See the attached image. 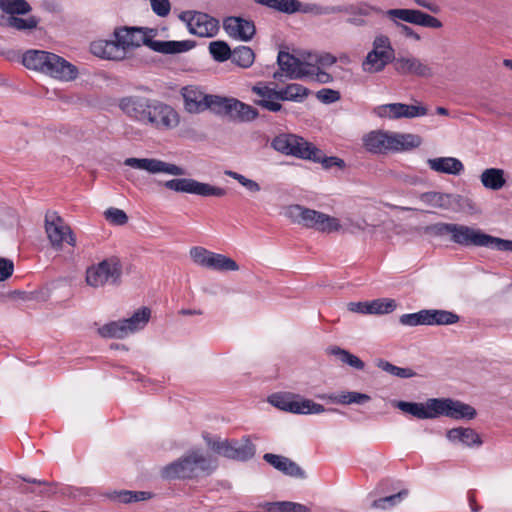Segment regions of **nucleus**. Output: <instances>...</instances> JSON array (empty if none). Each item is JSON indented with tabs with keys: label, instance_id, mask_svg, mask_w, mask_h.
I'll list each match as a JSON object with an SVG mask.
<instances>
[{
	"label": "nucleus",
	"instance_id": "obj_1",
	"mask_svg": "<svg viewBox=\"0 0 512 512\" xmlns=\"http://www.w3.org/2000/svg\"><path fill=\"white\" fill-rule=\"evenodd\" d=\"M431 230L438 236L450 235V241L465 247H486L512 252V240H505L484 233L480 229L456 223H436Z\"/></svg>",
	"mask_w": 512,
	"mask_h": 512
},
{
	"label": "nucleus",
	"instance_id": "obj_2",
	"mask_svg": "<svg viewBox=\"0 0 512 512\" xmlns=\"http://www.w3.org/2000/svg\"><path fill=\"white\" fill-rule=\"evenodd\" d=\"M115 38L126 52L127 49L145 45L155 52L162 54H178L191 50L195 43L184 41L153 40L154 30L140 27H121L115 30Z\"/></svg>",
	"mask_w": 512,
	"mask_h": 512
},
{
	"label": "nucleus",
	"instance_id": "obj_3",
	"mask_svg": "<svg viewBox=\"0 0 512 512\" xmlns=\"http://www.w3.org/2000/svg\"><path fill=\"white\" fill-rule=\"evenodd\" d=\"M216 469L215 459L202 449H191L178 460L164 466L161 473L166 479H193L209 476Z\"/></svg>",
	"mask_w": 512,
	"mask_h": 512
},
{
	"label": "nucleus",
	"instance_id": "obj_4",
	"mask_svg": "<svg viewBox=\"0 0 512 512\" xmlns=\"http://www.w3.org/2000/svg\"><path fill=\"white\" fill-rule=\"evenodd\" d=\"M373 11H379L377 6L368 2H358L348 5H319L315 3H301L299 11L314 16L331 15L337 13H345L348 15L346 22L356 27L367 25L365 17L373 15Z\"/></svg>",
	"mask_w": 512,
	"mask_h": 512
},
{
	"label": "nucleus",
	"instance_id": "obj_5",
	"mask_svg": "<svg viewBox=\"0 0 512 512\" xmlns=\"http://www.w3.org/2000/svg\"><path fill=\"white\" fill-rule=\"evenodd\" d=\"M286 216L294 223L322 233L338 232L342 228L338 218L301 205L289 206Z\"/></svg>",
	"mask_w": 512,
	"mask_h": 512
},
{
	"label": "nucleus",
	"instance_id": "obj_6",
	"mask_svg": "<svg viewBox=\"0 0 512 512\" xmlns=\"http://www.w3.org/2000/svg\"><path fill=\"white\" fill-rule=\"evenodd\" d=\"M180 123L179 113L169 104L150 98L148 108L141 125L159 131L175 129Z\"/></svg>",
	"mask_w": 512,
	"mask_h": 512
},
{
	"label": "nucleus",
	"instance_id": "obj_7",
	"mask_svg": "<svg viewBox=\"0 0 512 512\" xmlns=\"http://www.w3.org/2000/svg\"><path fill=\"white\" fill-rule=\"evenodd\" d=\"M122 275V265L117 257H110L90 266L86 271V282L98 288L107 284H118Z\"/></svg>",
	"mask_w": 512,
	"mask_h": 512
},
{
	"label": "nucleus",
	"instance_id": "obj_8",
	"mask_svg": "<svg viewBox=\"0 0 512 512\" xmlns=\"http://www.w3.org/2000/svg\"><path fill=\"white\" fill-rule=\"evenodd\" d=\"M45 232L55 250L62 249L64 243L72 247L76 245V238L70 226L54 211H48L45 215Z\"/></svg>",
	"mask_w": 512,
	"mask_h": 512
},
{
	"label": "nucleus",
	"instance_id": "obj_9",
	"mask_svg": "<svg viewBox=\"0 0 512 512\" xmlns=\"http://www.w3.org/2000/svg\"><path fill=\"white\" fill-rule=\"evenodd\" d=\"M164 186L179 193L193 194L201 197H223L226 190L209 183L199 182L192 178H175L164 182Z\"/></svg>",
	"mask_w": 512,
	"mask_h": 512
},
{
	"label": "nucleus",
	"instance_id": "obj_10",
	"mask_svg": "<svg viewBox=\"0 0 512 512\" xmlns=\"http://www.w3.org/2000/svg\"><path fill=\"white\" fill-rule=\"evenodd\" d=\"M432 411L435 418L445 416L455 420H472L475 418L477 412L469 404L463 403L459 400L452 398H433Z\"/></svg>",
	"mask_w": 512,
	"mask_h": 512
},
{
	"label": "nucleus",
	"instance_id": "obj_11",
	"mask_svg": "<svg viewBox=\"0 0 512 512\" xmlns=\"http://www.w3.org/2000/svg\"><path fill=\"white\" fill-rule=\"evenodd\" d=\"M216 114L226 115L238 122H251L259 113L256 108L236 98L221 97L216 99Z\"/></svg>",
	"mask_w": 512,
	"mask_h": 512
},
{
	"label": "nucleus",
	"instance_id": "obj_12",
	"mask_svg": "<svg viewBox=\"0 0 512 512\" xmlns=\"http://www.w3.org/2000/svg\"><path fill=\"white\" fill-rule=\"evenodd\" d=\"M271 146L282 154L308 159L313 144L295 134H280L272 140Z\"/></svg>",
	"mask_w": 512,
	"mask_h": 512
},
{
	"label": "nucleus",
	"instance_id": "obj_13",
	"mask_svg": "<svg viewBox=\"0 0 512 512\" xmlns=\"http://www.w3.org/2000/svg\"><path fill=\"white\" fill-rule=\"evenodd\" d=\"M185 110L189 113H200L206 109L216 112L217 95L205 94L198 86L188 85L181 89Z\"/></svg>",
	"mask_w": 512,
	"mask_h": 512
},
{
	"label": "nucleus",
	"instance_id": "obj_14",
	"mask_svg": "<svg viewBox=\"0 0 512 512\" xmlns=\"http://www.w3.org/2000/svg\"><path fill=\"white\" fill-rule=\"evenodd\" d=\"M277 63L280 72H275L273 78L280 80L284 75L288 79H305L306 75L311 74L310 63L300 60L294 55L280 51L277 56Z\"/></svg>",
	"mask_w": 512,
	"mask_h": 512
},
{
	"label": "nucleus",
	"instance_id": "obj_15",
	"mask_svg": "<svg viewBox=\"0 0 512 512\" xmlns=\"http://www.w3.org/2000/svg\"><path fill=\"white\" fill-rule=\"evenodd\" d=\"M124 165L146 171L149 174L164 173L173 176H183L186 174V171L182 167L155 158L130 157L124 160Z\"/></svg>",
	"mask_w": 512,
	"mask_h": 512
},
{
	"label": "nucleus",
	"instance_id": "obj_16",
	"mask_svg": "<svg viewBox=\"0 0 512 512\" xmlns=\"http://www.w3.org/2000/svg\"><path fill=\"white\" fill-rule=\"evenodd\" d=\"M269 402L280 410L294 414H320L326 411L321 404L309 399L293 400L289 396L274 394Z\"/></svg>",
	"mask_w": 512,
	"mask_h": 512
},
{
	"label": "nucleus",
	"instance_id": "obj_17",
	"mask_svg": "<svg viewBox=\"0 0 512 512\" xmlns=\"http://www.w3.org/2000/svg\"><path fill=\"white\" fill-rule=\"evenodd\" d=\"M376 113L379 117L389 119H412L426 116L428 114V109L425 105L418 101H416L414 104L389 103L378 106L376 108Z\"/></svg>",
	"mask_w": 512,
	"mask_h": 512
},
{
	"label": "nucleus",
	"instance_id": "obj_18",
	"mask_svg": "<svg viewBox=\"0 0 512 512\" xmlns=\"http://www.w3.org/2000/svg\"><path fill=\"white\" fill-rule=\"evenodd\" d=\"M189 12L181 15V19L186 20ZM187 26L191 34L199 37H213L219 30V22L206 13L194 12L187 19Z\"/></svg>",
	"mask_w": 512,
	"mask_h": 512
},
{
	"label": "nucleus",
	"instance_id": "obj_19",
	"mask_svg": "<svg viewBox=\"0 0 512 512\" xmlns=\"http://www.w3.org/2000/svg\"><path fill=\"white\" fill-rule=\"evenodd\" d=\"M395 71L402 76L431 78L434 75L432 67L415 56H399L394 60Z\"/></svg>",
	"mask_w": 512,
	"mask_h": 512
},
{
	"label": "nucleus",
	"instance_id": "obj_20",
	"mask_svg": "<svg viewBox=\"0 0 512 512\" xmlns=\"http://www.w3.org/2000/svg\"><path fill=\"white\" fill-rule=\"evenodd\" d=\"M251 91L258 96L253 102L255 105L269 111L279 112L283 109L279 89L270 87L264 82H258L252 86Z\"/></svg>",
	"mask_w": 512,
	"mask_h": 512
},
{
	"label": "nucleus",
	"instance_id": "obj_21",
	"mask_svg": "<svg viewBox=\"0 0 512 512\" xmlns=\"http://www.w3.org/2000/svg\"><path fill=\"white\" fill-rule=\"evenodd\" d=\"M150 98L141 95H129L118 100V107L129 119L141 124L148 108Z\"/></svg>",
	"mask_w": 512,
	"mask_h": 512
},
{
	"label": "nucleus",
	"instance_id": "obj_22",
	"mask_svg": "<svg viewBox=\"0 0 512 512\" xmlns=\"http://www.w3.org/2000/svg\"><path fill=\"white\" fill-rule=\"evenodd\" d=\"M379 11H373V14H381L384 16L387 20L391 22V24L398 29L400 34H402L404 37L408 39H412L414 41H420L421 36L410 26H408L406 23L411 24V21L408 19H405L403 16V12H407V8H393L388 10H382L378 7Z\"/></svg>",
	"mask_w": 512,
	"mask_h": 512
},
{
	"label": "nucleus",
	"instance_id": "obj_23",
	"mask_svg": "<svg viewBox=\"0 0 512 512\" xmlns=\"http://www.w3.org/2000/svg\"><path fill=\"white\" fill-rule=\"evenodd\" d=\"M226 33L234 39L249 41L255 35L256 29L252 21L241 17H227L223 22Z\"/></svg>",
	"mask_w": 512,
	"mask_h": 512
},
{
	"label": "nucleus",
	"instance_id": "obj_24",
	"mask_svg": "<svg viewBox=\"0 0 512 512\" xmlns=\"http://www.w3.org/2000/svg\"><path fill=\"white\" fill-rule=\"evenodd\" d=\"M44 73L56 79L72 81L76 79L78 70L76 66L66 61L64 58L54 53H50V57Z\"/></svg>",
	"mask_w": 512,
	"mask_h": 512
},
{
	"label": "nucleus",
	"instance_id": "obj_25",
	"mask_svg": "<svg viewBox=\"0 0 512 512\" xmlns=\"http://www.w3.org/2000/svg\"><path fill=\"white\" fill-rule=\"evenodd\" d=\"M419 199L422 203L432 208L450 210L459 204L462 197L458 194L429 191L421 193Z\"/></svg>",
	"mask_w": 512,
	"mask_h": 512
},
{
	"label": "nucleus",
	"instance_id": "obj_26",
	"mask_svg": "<svg viewBox=\"0 0 512 512\" xmlns=\"http://www.w3.org/2000/svg\"><path fill=\"white\" fill-rule=\"evenodd\" d=\"M263 459L276 470L287 476L299 479L306 478L305 471L296 462L285 456L266 453L264 454Z\"/></svg>",
	"mask_w": 512,
	"mask_h": 512
},
{
	"label": "nucleus",
	"instance_id": "obj_27",
	"mask_svg": "<svg viewBox=\"0 0 512 512\" xmlns=\"http://www.w3.org/2000/svg\"><path fill=\"white\" fill-rule=\"evenodd\" d=\"M91 52L100 58L108 60H122L125 57V51L119 41L98 40L90 45Z\"/></svg>",
	"mask_w": 512,
	"mask_h": 512
},
{
	"label": "nucleus",
	"instance_id": "obj_28",
	"mask_svg": "<svg viewBox=\"0 0 512 512\" xmlns=\"http://www.w3.org/2000/svg\"><path fill=\"white\" fill-rule=\"evenodd\" d=\"M422 138L412 133L390 132L389 151L401 152L419 147Z\"/></svg>",
	"mask_w": 512,
	"mask_h": 512
},
{
	"label": "nucleus",
	"instance_id": "obj_29",
	"mask_svg": "<svg viewBox=\"0 0 512 512\" xmlns=\"http://www.w3.org/2000/svg\"><path fill=\"white\" fill-rule=\"evenodd\" d=\"M427 164L431 170L449 175H460L464 170L463 163L455 157L430 158Z\"/></svg>",
	"mask_w": 512,
	"mask_h": 512
},
{
	"label": "nucleus",
	"instance_id": "obj_30",
	"mask_svg": "<svg viewBox=\"0 0 512 512\" xmlns=\"http://www.w3.org/2000/svg\"><path fill=\"white\" fill-rule=\"evenodd\" d=\"M318 398L341 405H364L371 400V397L368 394L356 391H343L340 393L325 394L318 396Z\"/></svg>",
	"mask_w": 512,
	"mask_h": 512
},
{
	"label": "nucleus",
	"instance_id": "obj_31",
	"mask_svg": "<svg viewBox=\"0 0 512 512\" xmlns=\"http://www.w3.org/2000/svg\"><path fill=\"white\" fill-rule=\"evenodd\" d=\"M390 132L371 131L363 137L365 149L371 153L382 154L389 151Z\"/></svg>",
	"mask_w": 512,
	"mask_h": 512
},
{
	"label": "nucleus",
	"instance_id": "obj_32",
	"mask_svg": "<svg viewBox=\"0 0 512 512\" xmlns=\"http://www.w3.org/2000/svg\"><path fill=\"white\" fill-rule=\"evenodd\" d=\"M432 400L433 398H430L425 403L399 401L396 403V407L418 419H434L435 414L431 410Z\"/></svg>",
	"mask_w": 512,
	"mask_h": 512
},
{
	"label": "nucleus",
	"instance_id": "obj_33",
	"mask_svg": "<svg viewBox=\"0 0 512 512\" xmlns=\"http://www.w3.org/2000/svg\"><path fill=\"white\" fill-rule=\"evenodd\" d=\"M449 441L453 443H461L467 447L480 446L482 440L479 434L472 428H453L446 434Z\"/></svg>",
	"mask_w": 512,
	"mask_h": 512
},
{
	"label": "nucleus",
	"instance_id": "obj_34",
	"mask_svg": "<svg viewBox=\"0 0 512 512\" xmlns=\"http://www.w3.org/2000/svg\"><path fill=\"white\" fill-rule=\"evenodd\" d=\"M393 60L395 58H391L389 55H382L377 53L376 50H370L362 62V70L370 74L379 73Z\"/></svg>",
	"mask_w": 512,
	"mask_h": 512
},
{
	"label": "nucleus",
	"instance_id": "obj_35",
	"mask_svg": "<svg viewBox=\"0 0 512 512\" xmlns=\"http://www.w3.org/2000/svg\"><path fill=\"white\" fill-rule=\"evenodd\" d=\"M405 19L411 21V24L426 28L440 29L443 23L436 17L417 9L407 8V12L402 13Z\"/></svg>",
	"mask_w": 512,
	"mask_h": 512
},
{
	"label": "nucleus",
	"instance_id": "obj_36",
	"mask_svg": "<svg viewBox=\"0 0 512 512\" xmlns=\"http://www.w3.org/2000/svg\"><path fill=\"white\" fill-rule=\"evenodd\" d=\"M50 52L42 50H29L23 54V65L32 70L45 72Z\"/></svg>",
	"mask_w": 512,
	"mask_h": 512
},
{
	"label": "nucleus",
	"instance_id": "obj_37",
	"mask_svg": "<svg viewBox=\"0 0 512 512\" xmlns=\"http://www.w3.org/2000/svg\"><path fill=\"white\" fill-rule=\"evenodd\" d=\"M480 180L485 188L494 191L500 190L506 184L504 171L499 168L485 169L480 175Z\"/></svg>",
	"mask_w": 512,
	"mask_h": 512
},
{
	"label": "nucleus",
	"instance_id": "obj_38",
	"mask_svg": "<svg viewBox=\"0 0 512 512\" xmlns=\"http://www.w3.org/2000/svg\"><path fill=\"white\" fill-rule=\"evenodd\" d=\"M426 325H451L459 321V316L451 311L425 309Z\"/></svg>",
	"mask_w": 512,
	"mask_h": 512
},
{
	"label": "nucleus",
	"instance_id": "obj_39",
	"mask_svg": "<svg viewBox=\"0 0 512 512\" xmlns=\"http://www.w3.org/2000/svg\"><path fill=\"white\" fill-rule=\"evenodd\" d=\"M281 101L303 102L310 94L308 88L298 83H290L279 89Z\"/></svg>",
	"mask_w": 512,
	"mask_h": 512
},
{
	"label": "nucleus",
	"instance_id": "obj_40",
	"mask_svg": "<svg viewBox=\"0 0 512 512\" xmlns=\"http://www.w3.org/2000/svg\"><path fill=\"white\" fill-rule=\"evenodd\" d=\"M39 20L35 16L21 18L16 16H1L0 25L6 26L18 31L33 30L37 27Z\"/></svg>",
	"mask_w": 512,
	"mask_h": 512
},
{
	"label": "nucleus",
	"instance_id": "obj_41",
	"mask_svg": "<svg viewBox=\"0 0 512 512\" xmlns=\"http://www.w3.org/2000/svg\"><path fill=\"white\" fill-rule=\"evenodd\" d=\"M206 445L215 453L232 459L234 440L221 439L219 437H211L208 434L203 435Z\"/></svg>",
	"mask_w": 512,
	"mask_h": 512
},
{
	"label": "nucleus",
	"instance_id": "obj_42",
	"mask_svg": "<svg viewBox=\"0 0 512 512\" xmlns=\"http://www.w3.org/2000/svg\"><path fill=\"white\" fill-rule=\"evenodd\" d=\"M261 507L265 512H311L310 507L290 501L267 502Z\"/></svg>",
	"mask_w": 512,
	"mask_h": 512
},
{
	"label": "nucleus",
	"instance_id": "obj_43",
	"mask_svg": "<svg viewBox=\"0 0 512 512\" xmlns=\"http://www.w3.org/2000/svg\"><path fill=\"white\" fill-rule=\"evenodd\" d=\"M255 452V445L251 442L249 436H244L240 442L234 440L232 459L246 461L253 458Z\"/></svg>",
	"mask_w": 512,
	"mask_h": 512
},
{
	"label": "nucleus",
	"instance_id": "obj_44",
	"mask_svg": "<svg viewBox=\"0 0 512 512\" xmlns=\"http://www.w3.org/2000/svg\"><path fill=\"white\" fill-rule=\"evenodd\" d=\"M256 3L281 13L294 14L299 11V0H254Z\"/></svg>",
	"mask_w": 512,
	"mask_h": 512
},
{
	"label": "nucleus",
	"instance_id": "obj_45",
	"mask_svg": "<svg viewBox=\"0 0 512 512\" xmlns=\"http://www.w3.org/2000/svg\"><path fill=\"white\" fill-rule=\"evenodd\" d=\"M150 316V309L143 307L136 311L130 318L124 319L129 334L143 329L147 325Z\"/></svg>",
	"mask_w": 512,
	"mask_h": 512
},
{
	"label": "nucleus",
	"instance_id": "obj_46",
	"mask_svg": "<svg viewBox=\"0 0 512 512\" xmlns=\"http://www.w3.org/2000/svg\"><path fill=\"white\" fill-rule=\"evenodd\" d=\"M98 333L104 338L123 339L129 335L124 320L109 322L98 329Z\"/></svg>",
	"mask_w": 512,
	"mask_h": 512
},
{
	"label": "nucleus",
	"instance_id": "obj_47",
	"mask_svg": "<svg viewBox=\"0 0 512 512\" xmlns=\"http://www.w3.org/2000/svg\"><path fill=\"white\" fill-rule=\"evenodd\" d=\"M0 9L8 16H16L28 14L32 7L26 0H0Z\"/></svg>",
	"mask_w": 512,
	"mask_h": 512
},
{
	"label": "nucleus",
	"instance_id": "obj_48",
	"mask_svg": "<svg viewBox=\"0 0 512 512\" xmlns=\"http://www.w3.org/2000/svg\"><path fill=\"white\" fill-rule=\"evenodd\" d=\"M208 268L220 272L239 270L238 264L232 258L215 252L210 256Z\"/></svg>",
	"mask_w": 512,
	"mask_h": 512
},
{
	"label": "nucleus",
	"instance_id": "obj_49",
	"mask_svg": "<svg viewBox=\"0 0 512 512\" xmlns=\"http://www.w3.org/2000/svg\"><path fill=\"white\" fill-rule=\"evenodd\" d=\"M408 493L407 489H403L396 494L375 499L372 501L370 507L372 509L389 510L401 503L407 497Z\"/></svg>",
	"mask_w": 512,
	"mask_h": 512
},
{
	"label": "nucleus",
	"instance_id": "obj_50",
	"mask_svg": "<svg viewBox=\"0 0 512 512\" xmlns=\"http://www.w3.org/2000/svg\"><path fill=\"white\" fill-rule=\"evenodd\" d=\"M308 160L321 163L325 169H329L334 166L340 169H344L346 166L343 159L335 156L326 157L324 156L323 152L314 145L312 146V149L310 151V157H308Z\"/></svg>",
	"mask_w": 512,
	"mask_h": 512
},
{
	"label": "nucleus",
	"instance_id": "obj_51",
	"mask_svg": "<svg viewBox=\"0 0 512 512\" xmlns=\"http://www.w3.org/2000/svg\"><path fill=\"white\" fill-rule=\"evenodd\" d=\"M232 62L241 68L250 67L255 59V54L250 47L239 46L231 51Z\"/></svg>",
	"mask_w": 512,
	"mask_h": 512
},
{
	"label": "nucleus",
	"instance_id": "obj_52",
	"mask_svg": "<svg viewBox=\"0 0 512 512\" xmlns=\"http://www.w3.org/2000/svg\"><path fill=\"white\" fill-rule=\"evenodd\" d=\"M328 353L336 356L343 364H347L354 369L363 370L365 367L364 362L359 357L340 347H331L328 349Z\"/></svg>",
	"mask_w": 512,
	"mask_h": 512
},
{
	"label": "nucleus",
	"instance_id": "obj_53",
	"mask_svg": "<svg viewBox=\"0 0 512 512\" xmlns=\"http://www.w3.org/2000/svg\"><path fill=\"white\" fill-rule=\"evenodd\" d=\"M396 302L389 298H379L368 301V314H388L395 310Z\"/></svg>",
	"mask_w": 512,
	"mask_h": 512
},
{
	"label": "nucleus",
	"instance_id": "obj_54",
	"mask_svg": "<svg viewBox=\"0 0 512 512\" xmlns=\"http://www.w3.org/2000/svg\"><path fill=\"white\" fill-rule=\"evenodd\" d=\"M377 367L382 369L383 371L393 375L397 376L399 378H411L415 376V372L411 370L410 368H401L398 366L393 365L392 363L386 361V360H378L376 363Z\"/></svg>",
	"mask_w": 512,
	"mask_h": 512
},
{
	"label": "nucleus",
	"instance_id": "obj_55",
	"mask_svg": "<svg viewBox=\"0 0 512 512\" xmlns=\"http://www.w3.org/2000/svg\"><path fill=\"white\" fill-rule=\"evenodd\" d=\"M209 52L213 59L218 62H224L230 59L231 49L224 41H213L209 44Z\"/></svg>",
	"mask_w": 512,
	"mask_h": 512
},
{
	"label": "nucleus",
	"instance_id": "obj_56",
	"mask_svg": "<svg viewBox=\"0 0 512 512\" xmlns=\"http://www.w3.org/2000/svg\"><path fill=\"white\" fill-rule=\"evenodd\" d=\"M371 50H376L377 53L389 55V57L394 58V48L392 47L390 38L387 35L379 34L375 36Z\"/></svg>",
	"mask_w": 512,
	"mask_h": 512
},
{
	"label": "nucleus",
	"instance_id": "obj_57",
	"mask_svg": "<svg viewBox=\"0 0 512 512\" xmlns=\"http://www.w3.org/2000/svg\"><path fill=\"white\" fill-rule=\"evenodd\" d=\"M225 175L238 181L249 192L257 193L261 190L260 185L256 181L249 179L240 173L234 172L232 170H226Z\"/></svg>",
	"mask_w": 512,
	"mask_h": 512
},
{
	"label": "nucleus",
	"instance_id": "obj_58",
	"mask_svg": "<svg viewBox=\"0 0 512 512\" xmlns=\"http://www.w3.org/2000/svg\"><path fill=\"white\" fill-rule=\"evenodd\" d=\"M212 252L203 247H193L190 250V257L199 266L208 268Z\"/></svg>",
	"mask_w": 512,
	"mask_h": 512
},
{
	"label": "nucleus",
	"instance_id": "obj_59",
	"mask_svg": "<svg viewBox=\"0 0 512 512\" xmlns=\"http://www.w3.org/2000/svg\"><path fill=\"white\" fill-rule=\"evenodd\" d=\"M399 322L404 326L426 325L425 309L416 313L403 314Z\"/></svg>",
	"mask_w": 512,
	"mask_h": 512
},
{
	"label": "nucleus",
	"instance_id": "obj_60",
	"mask_svg": "<svg viewBox=\"0 0 512 512\" xmlns=\"http://www.w3.org/2000/svg\"><path fill=\"white\" fill-rule=\"evenodd\" d=\"M105 218L113 225L122 226L128 222L127 214L118 208H109L105 211Z\"/></svg>",
	"mask_w": 512,
	"mask_h": 512
},
{
	"label": "nucleus",
	"instance_id": "obj_61",
	"mask_svg": "<svg viewBox=\"0 0 512 512\" xmlns=\"http://www.w3.org/2000/svg\"><path fill=\"white\" fill-rule=\"evenodd\" d=\"M151 10L160 18L167 17L171 12L170 0H149Z\"/></svg>",
	"mask_w": 512,
	"mask_h": 512
},
{
	"label": "nucleus",
	"instance_id": "obj_62",
	"mask_svg": "<svg viewBox=\"0 0 512 512\" xmlns=\"http://www.w3.org/2000/svg\"><path fill=\"white\" fill-rule=\"evenodd\" d=\"M310 68H312L310 69L311 74L306 75L305 78H309L323 84L332 81V76L329 73L322 71L318 66L310 63Z\"/></svg>",
	"mask_w": 512,
	"mask_h": 512
},
{
	"label": "nucleus",
	"instance_id": "obj_63",
	"mask_svg": "<svg viewBox=\"0 0 512 512\" xmlns=\"http://www.w3.org/2000/svg\"><path fill=\"white\" fill-rule=\"evenodd\" d=\"M316 97L324 104H331L340 99V93L333 89L323 88L317 92Z\"/></svg>",
	"mask_w": 512,
	"mask_h": 512
},
{
	"label": "nucleus",
	"instance_id": "obj_64",
	"mask_svg": "<svg viewBox=\"0 0 512 512\" xmlns=\"http://www.w3.org/2000/svg\"><path fill=\"white\" fill-rule=\"evenodd\" d=\"M14 270L13 262L6 258H0V281L8 279Z\"/></svg>",
	"mask_w": 512,
	"mask_h": 512
}]
</instances>
